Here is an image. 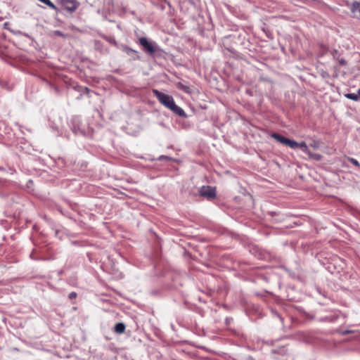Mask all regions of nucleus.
Wrapping results in <instances>:
<instances>
[{"instance_id":"obj_1","label":"nucleus","mask_w":360,"mask_h":360,"mask_svg":"<svg viewBox=\"0 0 360 360\" xmlns=\"http://www.w3.org/2000/svg\"><path fill=\"white\" fill-rule=\"evenodd\" d=\"M153 93L154 96L157 98L158 101L162 104L165 107L172 110L174 113L176 114L177 115L186 117V114L184 112V110L180 108L179 106L176 105L174 98L172 96L165 94L164 93L160 92V91L157 89H153Z\"/></svg>"},{"instance_id":"obj_2","label":"nucleus","mask_w":360,"mask_h":360,"mask_svg":"<svg viewBox=\"0 0 360 360\" xmlns=\"http://www.w3.org/2000/svg\"><path fill=\"white\" fill-rule=\"evenodd\" d=\"M139 42L140 44L143 47L144 51L150 54L155 53L158 49V46L149 42L148 39L145 37L140 38Z\"/></svg>"},{"instance_id":"obj_3","label":"nucleus","mask_w":360,"mask_h":360,"mask_svg":"<svg viewBox=\"0 0 360 360\" xmlns=\"http://www.w3.org/2000/svg\"><path fill=\"white\" fill-rule=\"evenodd\" d=\"M271 137L276 140L278 142L285 146H289L290 148H295L297 146V142L295 141L290 140L279 134L273 133L271 134Z\"/></svg>"},{"instance_id":"obj_4","label":"nucleus","mask_w":360,"mask_h":360,"mask_svg":"<svg viewBox=\"0 0 360 360\" xmlns=\"http://www.w3.org/2000/svg\"><path fill=\"white\" fill-rule=\"evenodd\" d=\"M63 6L70 12H74L79 6L77 0H60Z\"/></svg>"},{"instance_id":"obj_5","label":"nucleus","mask_w":360,"mask_h":360,"mask_svg":"<svg viewBox=\"0 0 360 360\" xmlns=\"http://www.w3.org/2000/svg\"><path fill=\"white\" fill-rule=\"evenodd\" d=\"M200 195L207 198H214L216 195L215 188L210 186H203L201 188Z\"/></svg>"},{"instance_id":"obj_6","label":"nucleus","mask_w":360,"mask_h":360,"mask_svg":"<svg viewBox=\"0 0 360 360\" xmlns=\"http://www.w3.org/2000/svg\"><path fill=\"white\" fill-rule=\"evenodd\" d=\"M291 148L292 149L300 148L304 153H306V154L309 153V148L307 146V144L305 143V142H301V143L297 142V146L295 148Z\"/></svg>"},{"instance_id":"obj_7","label":"nucleus","mask_w":360,"mask_h":360,"mask_svg":"<svg viewBox=\"0 0 360 360\" xmlns=\"http://www.w3.org/2000/svg\"><path fill=\"white\" fill-rule=\"evenodd\" d=\"M125 328H126L125 325L123 323H116L115 326V328H114L115 331L119 334L123 333L125 330Z\"/></svg>"},{"instance_id":"obj_8","label":"nucleus","mask_w":360,"mask_h":360,"mask_svg":"<svg viewBox=\"0 0 360 360\" xmlns=\"http://www.w3.org/2000/svg\"><path fill=\"white\" fill-rule=\"evenodd\" d=\"M351 11L353 13H359V16L360 17V3L355 2L352 5Z\"/></svg>"},{"instance_id":"obj_9","label":"nucleus","mask_w":360,"mask_h":360,"mask_svg":"<svg viewBox=\"0 0 360 360\" xmlns=\"http://www.w3.org/2000/svg\"><path fill=\"white\" fill-rule=\"evenodd\" d=\"M345 97L349 99L355 101H360V94H356L354 93L347 94H345Z\"/></svg>"},{"instance_id":"obj_10","label":"nucleus","mask_w":360,"mask_h":360,"mask_svg":"<svg viewBox=\"0 0 360 360\" xmlns=\"http://www.w3.org/2000/svg\"><path fill=\"white\" fill-rule=\"evenodd\" d=\"M310 158L314 160H320L322 158V156L319 154H317V153H312L310 150H309V153H307V154Z\"/></svg>"},{"instance_id":"obj_11","label":"nucleus","mask_w":360,"mask_h":360,"mask_svg":"<svg viewBox=\"0 0 360 360\" xmlns=\"http://www.w3.org/2000/svg\"><path fill=\"white\" fill-rule=\"evenodd\" d=\"M39 1L44 3L47 5L49 8L52 9H56V6L50 1V0H39Z\"/></svg>"},{"instance_id":"obj_12","label":"nucleus","mask_w":360,"mask_h":360,"mask_svg":"<svg viewBox=\"0 0 360 360\" xmlns=\"http://www.w3.org/2000/svg\"><path fill=\"white\" fill-rule=\"evenodd\" d=\"M348 161H349L351 164L354 165V166H356V167H360V164H359V162H358V160H356V159H354V158H348Z\"/></svg>"},{"instance_id":"obj_13","label":"nucleus","mask_w":360,"mask_h":360,"mask_svg":"<svg viewBox=\"0 0 360 360\" xmlns=\"http://www.w3.org/2000/svg\"><path fill=\"white\" fill-rule=\"evenodd\" d=\"M178 87L186 93L189 92L190 88L187 86H185V85L181 84V83H179Z\"/></svg>"},{"instance_id":"obj_14","label":"nucleus","mask_w":360,"mask_h":360,"mask_svg":"<svg viewBox=\"0 0 360 360\" xmlns=\"http://www.w3.org/2000/svg\"><path fill=\"white\" fill-rule=\"evenodd\" d=\"M310 146L314 149H318L320 147V143L318 141H313Z\"/></svg>"},{"instance_id":"obj_15","label":"nucleus","mask_w":360,"mask_h":360,"mask_svg":"<svg viewBox=\"0 0 360 360\" xmlns=\"http://www.w3.org/2000/svg\"><path fill=\"white\" fill-rule=\"evenodd\" d=\"M76 297H77V293H76V292H70V293L69 294V298H70V300H72V299H75Z\"/></svg>"},{"instance_id":"obj_16","label":"nucleus","mask_w":360,"mask_h":360,"mask_svg":"<svg viewBox=\"0 0 360 360\" xmlns=\"http://www.w3.org/2000/svg\"><path fill=\"white\" fill-rule=\"evenodd\" d=\"M338 63L340 65L343 66V65H345L347 64V62L345 59L343 58H341L338 60Z\"/></svg>"},{"instance_id":"obj_17","label":"nucleus","mask_w":360,"mask_h":360,"mask_svg":"<svg viewBox=\"0 0 360 360\" xmlns=\"http://www.w3.org/2000/svg\"><path fill=\"white\" fill-rule=\"evenodd\" d=\"M352 333V330H342V331L341 332V333H342V335H347V334H349V333Z\"/></svg>"},{"instance_id":"obj_18","label":"nucleus","mask_w":360,"mask_h":360,"mask_svg":"<svg viewBox=\"0 0 360 360\" xmlns=\"http://www.w3.org/2000/svg\"><path fill=\"white\" fill-rule=\"evenodd\" d=\"M168 158H169L167 156H164V155L160 157V160H165V159H168Z\"/></svg>"},{"instance_id":"obj_19","label":"nucleus","mask_w":360,"mask_h":360,"mask_svg":"<svg viewBox=\"0 0 360 360\" xmlns=\"http://www.w3.org/2000/svg\"><path fill=\"white\" fill-rule=\"evenodd\" d=\"M358 93H359V94H360V88L358 90Z\"/></svg>"}]
</instances>
